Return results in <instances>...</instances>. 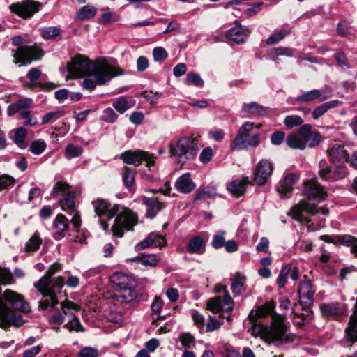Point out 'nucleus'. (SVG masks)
Instances as JSON below:
<instances>
[{"mask_svg": "<svg viewBox=\"0 0 357 357\" xmlns=\"http://www.w3.org/2000/svg\"><path fill=\"white\" fill-rule=\"evenodd\" d=\"M68 75L66 80L86 76H93L97 84L102 85L113 77L123 74V70L117 66L107 62L105 59L91 62L83 55H77L67 65Z\"/></svg>", "mask_w": 357, "mask_h": 357, "instance_id": "nucleus-2", "label": "nucleus"}, {"mask_svg": "<svg viewBox=\"0 0 357 357\" xmlns=\"http://www.w3.org/2000/svg\"><path fill=\"white\" fill-rule=\"evenodd\" d=\"M321 138V135L318 132L312 130L311 126L305 124L297 132L288 135L285 142L291 149L303 150L307 147L317 146Z\"/></svg>", "mask_w": 357, "mask_h": 357, "instance_id": "nucleus-4", "label": "nucleus"}, {"mask_svg": "<svg viewBox=\"0 0 357 357\" xmlns=\"http://www.w3.org/2000/svg\"><path fill=\"white\" fill-rule=\"evenodd\" d=\"M111 281L114 285L119 287V295L123 301L128 302L134 297L133 287L135 285V280L130 275L123 273H115L111 276Z\"/></svg>", "mask_w": 357, "mask_h": 357, "instance_id": "nucleus-10", "label": "nucleus"}, {"mask_svg": "<svg viewBox=\"0 0 357 357\" xmlns=\"http://www.w3.org/2000/svg\"><path fill=\"white\" fill-rule=\"evenodd\" d=\"M305 213L310 215H314L319 213H321L324 215L328 213L327 208H317L314 204H310L307 200H301L300 202L295 205L290 212L291 217L301 222L307 224V228L309 231H314L317 228L313 227L310 224V220L307 217L305 216Z\"/></svg>", "mask_w": 357, "mask_h": 357, "instance_id": "nucleus-6", "label": "nucleus"}, {"mask_svg": "<svg viewBox=\"0 0 357 357\" xmlns=\"http://www.w3.org/2000/svg\"><path fill=\"white\" fill-rule=\"evenodd\" d=\"M134 100L129 102L126 98L120 97L112 103V106L118 112L123 114L126 110L132 107L134 105Z\"/></svg>", "mask_w": 357, "mask_h": 357, "instance_id": "nucleus-35", "label": "nucleus"}, {"mask_svg": "<svg viewBox=\"0 0 357 357\" xmlns=\"http://www.w3.org/2000/svg\"><path fill=\"white\" fill-rule=\"evenodd\" d=\"M122 178L126 188H130L134 183V174L130 168L125 167L123 169Z\"/></svg>", "mask_w": 357, "mask_h": 357, "instance_id": "nucleus-49", "label": "nucleus"}, {"mask_svg": "<svg viewBox=\"0 0 357 357\" xmlns=\"http://www.w3.org/2000/svg\"><path fill=\"white\" fill-rule=\"evenodd\" d=\"M329 160L333 164L345 163L349 161V155L344 146L340 144L330 145L327 150Z\"/></svg>", "mask_w": 357, "mask_h": 357, "instance_id": "nucleus-18", "label": "nucleus"}, {"mask_svg": "<svg viewBox=\"0 0 357 357\" xmlns=\"http://www.w3.org/2000/svg\"><path fill=\"white\" fill-rule=\"evenodd\" d=\"M53 197L63 196L59 200L61 208L66 212H72L75 209V195L73 191H70V186L65 182H58L52 191Z\"/></svg>", "mask_w": 357, "mask_h": 357, "instance_id": "nucleus-11", "label": "nucleus"}, {"mask_svg": "<svg viewBox=\"0 0 357 357\" xmlns=\"http://www.w3.org/2000/svg\"><path fill=\"white\" fill-rule=\"evenodd\" d=\"M143 204L146 207V215L148 218H153L158 212L164 208V203L160 202L155 197H144Z\"/></svg>", "mask_w": 357, "mask_h": 357, "instance_id": "nucleus-23", "label": "nucleus"}, {"mask_svg": "<svg viewBox=\"0 0 357 357\" xmlns=\"http://www.w3.org/2000/svg\"><path fill=\"white\" fill-rule=\"evenodd\" d=\"M273 167L272 163L266 160H261L256 167L254 181L259 185H264L272 175Z\"/></svg>", "mask_w": 357, "mask_h": 357, "instance_id": "nucleus-16", "label": "nucleus"}, {"mask_svg": "<svg viewBox=\"0 0 357 357\" xmlns=\"http://www.w3.org/2000/svg\"><path fill=\"white\" fill-rule=\"evenodd\" d=\"M43 56L42 50L34 46H21L13 53L15 64L26 66L33 60H38Z\"/></svg>", "mask_w": 357, "mask_h": 357, "instance_id": "nucleus-12", "label": "nucleus"}, {"mask_svg": "<svg viewBox=\"0 0 357 357\" xmlns=\"http://www.w3.org/2000/svg\"><path fill=\"white\" fill-rule=\"evenodd\" d=\"M275 307V303L271 301L259 307L257 310H252L248 316L251 323L248 331L252 336L259 337L269 344L293 342L294 336L288 333L284 323L285 317L274 312Z\"/></svg>", "mask_w": 357, "mask_h": 357, "instance_id": "nucleus-1", "label": "nucleus"}, {"mask_svg": "<svg viewBox=\"0 0 357 357\" xmlns=\"http://www.w3.org/2000/svg\"><path fill=\"white\" fill-rule=\"evenodd\" d=\"M285 133L283 131L274 132L271 137V142L274 145H280L284 139Z\"/></svg>", "mask_w": 357, "mask_h": 357, "instance_id": "nucleus-59", "label": "nucleus"}, {"mask_svg": "<svg viewBox=\"0 0 357 357\" xmlns=\"http://www.w3.org/2000/svg\"><path fill=\"white\" fill-rule=\"evenodd\" d=\"M32 100L31 98L21 99L9 105L8 107V114L11 116L20 110L29 108L32 105Z\"/></svg>", "mask_w": 357, "mask_h": 357, "instance_id": "nucleus-32", "label": "nucleus"}, {"mask_svg": "<svg viewBox=\"0 0 357 357\" xmlns=\"http://www.w3.org/2000/svg\"><path fill=\"white\" fill-rule=\"evenodd\" d=\"M26 135V130L24 127H20L15 130V142L17 144L23 143L24 139Z\"/></svg>", "mask_w": 357, "mask_h": 357, "instance_id": "nucleus-62", "label": "nucleus"}, {"mask_svg": "<svg viewBox=\"0 0 357 357\" xmlns=\"http://www.w3.org/2000/svg\"><path fill=\"white\" fill-rule=\"evenodd\" d=\"M298 177L296 174H289L277 186L278 192L282 195H287L293 190L294 185L297 183Z\"/></svg>", "mask_w": 357, "mask_h": 357, "instance_id": "nucleus-24", "label": "nucleus"}, {"mask_svg": "<svg viewBox=\"0 0 357 357\" xmlns=\"http://www.w3.org/2000/svg\"><path fill=\"white\" fill-rule=\"evenodd\" d=\"M120 158L128 165H139L142 161L146 162V166L151 167L155 165V157L147 152L137 150L127 151L121 153Z\"/></svg>", "mask_w": 357, "mask_h": 357, "instance_id": "nucleus-13", "label": "nucleus"}, {"mask_svg": "<svg viewBox=\"0 0 357 357\" xmlns=\"http://www.w3.org/2000/svg\"><path fill=\"white\" fill-rule=\"evenodd\" d=\"M117 116L114 111L112 108L108 107L103 111L102 116L100 119L107 123H114L117 119Z\"/></svg>", "mask_w": 357, "mask_h": 357, "instance_id": "nucleus-53", "label": "nucleus"}, {"mask_svg": "<svg viewBox=\"0 0 357 357\" xmlns=\"http://www.w3.org/2000/svg\"><path fill=\"white\" fill-rule=\"evenodd\" d=\"M65 327L69 330H74L75 331H82L83 330L78 318L75 316L72 317L71 320L68 322Z\"/></svg>", "mask_w": 357, "mask_h": 357, "instance_id": "nucleus-58", "label": "nucleus"}, {"mask_svg": "<svg viewBox=\"0 0 357 357\" xmlns=\"http://www.w3.org/2000/svg\"><path fill=\"white\" fill-rule=\"evenodd\" d=\"M185 84L187 85H194L195 86L202 87L204 82L197 73L190 72L186 76Z\"/></svg>", "mask_w": 357, "mask_h": 357, "instance_id": "nucleus-42", "label": "nucleus"}, {"mask_svg": "<svg viewBox=\"0 0 357 357\" xmlns=\"http://www.w3.org/2000/svg\"><path fill=\"white\" fill-rule=\"evenodd\" d=\"M19 119L24 120V124L27 126H34L38 124L37 118L31 114L30 111L21 112L18 116Z\"/></svg>", "mask_w": 357, "mask_h": 357, "instance_id": "nucleus-40", "label": "nucleus"}, {"mask_svg": "<svg viewBox=\"0 0 357 357\" xmlns=\"http://www.w3.org/2000/svg\"><path fill=\"white\" fill-rule=\"evenodd\" d=\"M253 126V123L247 121L239 128L236 137L230 144L231 150H241L259 144V135L257 134L250 135Z\"/></svg>", "mask_w": 357, "mask_h": 357, "instance_id": "nucleus-7", "label": "nucleus"}, {"mask_svg": "<svg viewBox=\"0 0 357 357\" xmlns=\"http://www.w3.org/2000/svg\"><path fill=\"white\" fill-rule=\"evenodd\" d=\"M13 278L11 273L6 269L0 268V282L3 284L13 283Z\"/></svg>", "mask_w": 357, "mask_h": 357, "instance_id": "nucleus-55", "label": "nucleus"}, {"mask_svg": "<svg viewBox=\"0 0 357 357\" xmlns=\"http://www.w3.org/2000/svg\"><path fill=\"white\" fill-rule=\"evenodd\" d=\"M213 156V150L211 147H206L201 152L199 160L203 163L208 162Z\"/></svg>", "mask_w": 357, "mask_h": 357, "instance_id": "nucleus-60", "label": "nucleus"}, {"mask_svg": "<svg viewBox=\"0 0 357 357\" xmlns=\"http://www.w3.org/2000/svg\"><path fill=\"white\" fill-rule=\"evenodd\" d=\"M291 270V264H286L282 268L277 280L279 288L282 289L285 286L287 276L290 273Z\"/></svg>", "mask_w": 357, "mask_h": 357, "instance_id": "nucleus-39", "label": "nucleus"}, {"mask_svg": "<svg viewBox=\"0 0 357 357\" xmlns=\"http://www.w3.org/2000/svg\"><path fill=\"white\" fill-rule=\"evenodd\" d=\"M242 110L246 113L255 114L260 116H264L267 114L266 109L256 102L243 104Z\"/></svg>", "mask_w": 357, "mask_h": 357, "instance_id": "nucleus-33", "label": "nucleus"}, {"mask_svg": "<svg viewBox=\"0 0 357 357\" xmlns=\"http://www.w3.org/2000/svg\"><path fill=\"white\" fill-rule=\"evenodd\" d=\"M40 31L44 39H51L60 34V29L56 26H49L40 29Z\"/></svg>", "mask_w": 357, "mask_h": 357, "instance_id": "nucleus-47", "label": "nucleus"}, {"mask_svg": "<svg viewBox=\"0 0 357 357\" xmlns=\"http://www.w3.org/2000/svg\"><path fill=\"white\" fill-rule=\"evenodd\" d=\"M15 179L8 175L0 176V191L6 189L14 183Z\"/></svg>", "mask_w": 357, "mask_h": 357, "instance_id": "nucleus-61", "label": "nucleus"}, {"mask_svg": "<svg viewBox=\"0 0 357 357\" xmlns=\"http://www.w3.org/2000/svg\"><path fill=\"white\" fill-rule=\"evenodd\" d=\"M149 66V59L143 56H139L137 60V69L139 72H144Z\"/></svg>", "mask_w": 357, "mask_h": 357, "instance_id": "nucleus-63", "label": "nucleus"}, {"mask_svg": "<svg viewBox=\"0 0 357 357\" xmlns=\"http://www.w3.org/2000/svg\"><path fill=\"white\" fill-rule=\"evenodd\" d=\"M231 280V289L234 294L239 296L245 291L244 284L246 282V278L244 275L237 273L234 275Z\"/></svg>", "mask_w": 357, "mask_h": 357, "instance_id": "nucleus-28", "label": "nucleus"}, {"mask_svg": "<svg viewBox=\"0 0 357 357\" xmlns=\"http://www.w3.org/2000/svg\"><path fill=\"white\" fill-rule=\"evenodd\" d=\"M303 194L309 198L323 200L326 197V192L317 183L316 179L307 181L304 183Z\"/></svg>", "mask_w": 357, "mask_h": 357, "instance_id": "nucleus-19", "label": "nucleus"}, {"mask_svg": "<svg viewBox=\"0 0 357 357\" xmlns=\"http://www.w3.org/2000/svg\"><path fill=\"white\" fill-rule=\"evenodd\" d=\"M333 167H329L319 170L320 177L325 181H335L343 178L347 174L344 163L333 164Z\"/></svg>", "mask_w": 357, "mask_h": 357, "instance_id": "nucleus-17", "label": "nucleus"}, {"mask_svg": "<svg viewBox=\"0 0 357 357\" xmlns=\"http://www.w3.org/2000/svg\"><path fill=\"white\" fill-rule=\"evenodd\" d=\"M176 189L184 194L190 193L195 188V184L191 179L190 173L183 174L175 183Z\"/></svg>", "mask_w": 357, "mask_h": 357, "instance_id": "nucleus-22", "label": "nucleus"}, {"mask_svg": "<svg viewBox=\"0 0 357 357\" xmlns=\"http://www.w3.org/2000/svg\"><path fill=\"white\" fill-rule=\"evenodd\" d=\"M140 261L144 266H155L158 264L159 259L156 255H150L142 256Z\"/></svg>", "mask_w": 357, "mask_h": 357, "instance_id": "nucleus-56", "label": "nucleus"}, {"mask_svg": "<svg viewBox=\"0 0 357 357\" xmlns=\"http://www.w3.org/2000/svg\"><path fill=\"white\" fill-rule=\"evenodd\" d=\"M294 54V50L287 47H280L271 49L268 55L270 59L275 60L279 56H292Z\"/></svg>", "mask_w": 357, "mask_h": 357, "instance_id": "nucleus-37", "label": "nucleus"}, {"mask_svg": "<svg viewBox=\"0 0 357 357\" xmlns=\"http://www.w3.org/2000/svg\"><path fill=\"white\" fill-rule=\"evenodd\" d=\"M165 244L166 241L164 236L155 232H151L146 238L137 243L135 245V249L137 251H139L146 249L152 245H154L155 247L161 248L165 246Z\"/></svg>", "mask_w": 357, "mask_h": 357, "instance_id": "nucleus-20", "label": "nucleus"}, {"mask_svg": "<svg viewBox=\"0 0 357 357\" xmlns=\"http://www.w3.org/2000/svg\"><path fill=\"white\" fill-rule=\"evenodd\" d=\"M250 31L243 27L242 26H237L230 29L227 33V37L237 43H244L246 38L249 36Z\"/></svg>", "mask_w": 357, "mask_h": 357, "instance_id": "nucleus-25", "label": "nucleus"}, {"mask_svg": "<svg viewBox=\"0 0 357 357\" xmlns=\"http://www.w3.org/2000/svg\"><path fill=\"white\" fill-rule=\"evenodd\" d=\"M46 149V143L43 140L33 141L30 146L31 151L35 155L41 154Z\"/></svg>", "mask_w": 357, "mask_h": 357, "instance_id": "nucleus-51", "label": "nucleus"}, {"mask_svg": "<svg viewBox=\"0 0 357 357\" xmlns=\"http://www.w3.org/2000/svg\"><path fill=\"white\" fill-rule=\"evenodd\" d=\"M64 284V278L61 276L55 280H50L47 276H43L35 287L43 296L44 299L39 301L38 307L41 310L52 311L59 303L58 294L61 293Z\"/></svg>", "mask_w": 357, "mask_h": 357, "instance_id": "nucleus-3", "label": "nucleus"}, {"mask_svg": "<svg viewBox=\"0 0 357 357\" xmlns=\"http://www.w3.org/2000/svg\"><path fill=\"white\" fill-rule=\"evenodd\" d=\"M83 153V149L81 146H76L72 144H69L65 149V157L68 160L73 158L79 157Z\"/></svg>", "mask_w": 357, "mask_h": 357, "instance_id": "nucleus-38", "label": "nucleus"}, {"mask_svg": "<svg viewBox=\"0 0 357 357\" xmlns=\"http://www.w3.org/2000/svg\"><path fill=\"white\" fill-rule=\"evenodd\" d=\"M153 56L155 61H161L167 58L168 54L165 48L157 47L153 50Z\"/></svg>", "mask_w": 357, "mask_h": 357, "instance_id": "nucleus-54", "label": "nucleus"}, {"mask_svg": "<svg viewBox=\"0 0 357 357\" xmlns=\"http://www.w3.org/2000/svg\"><path fill=\"white\" fill-rule=\"evenodd\" d=\"M289 34V32L286 29H282L278 32H274L266 40V43L268 45H272L278 43L282 40L285 36Z\"/></svg>", "mask_w": 357, "mask_h": 357, "instance_id": "nucleus-43", "label": "nucleus"}, {"mask_svg": "<svg viewBox=\"0 0 357 357\" xmlns=\"http://www.w3.org/2000/svg\"><path fill=\"white\" fill-rule=\"evenodd\" d=\"M225 232L223 231H218L213 237L211 245L215 249H219L225 244Z\"/></svg>", "mask_w": 357, "mask_h": 357, "instance_id": "nucleus-48", "label": "nucleus"}, {"mask_svg": "<svg viewBox=\"0 0 357 357\" xmlns=\"http://www.w3.org/2000/svg\"><path fill=\"white\" fill-rule=\"evenodd\" d=\"M68 228V220L62 214L57 215L52 223L53 235L54 238L61 239L63 238Z\"/></svg>", "mask_w": 357, "mask_h": 357, "instance_id": "nucleus-21", "label": "nucleus"}, {"mask_svg": "<svg viewBox=\"0 0 357 357\" xmlns=\"http://www.w3.org/2000/svg\"><path fill=\"white\" fill-rule=\"evenodd\" d=\"M215 195V190L208 187L204 188L202 191L199 192L195 197V199L210 198L213 197Z\"/></svg>", "mask_w": 357, "mask_h": 357, "instance_id": "nucleus-57", "label": "nucleus"}, {"mask_svg": "<svg viewBox=\"0 0 357 357\" xmlns=\"http://www.w3.org/2000/svg\"><path fill=\"white\" fill-rule=\"evenodd\" d=\"M284 123L286 127L292 128L303 123L302 119L298 115H289L285 117Z\"/></svg>", "mask_w": 357, "mask_h": 357, "instance_id": "nucleus-50", "label": "nucleus"}, {"mask_svg": "<svg viewBox=\"0 0 357 357\" xmlns=\"http://www.w3.org/2000/svg\"><path fill=\"white\" fill-rule=\"evenodd\" d=\"M98 351L96 348L86 347L81 349L77 357H98Z\"/></svg>", "mask_w": 357, "mask_h": 357, "instance_id": "nucleus-52", "label": "nucleus"}, {"mask_svg": "<svg viewBox=\"0 0 357 357\" xmlns=\"http://www.w3.org/2000/svg\"><path fill=\"white\" fill-rule=\"evenodd\" d=\"M97 10L94 6L87 5L80 8L76 13V18L80 21L86 20L93 17Z\"/></svg>", "mask_w": 357, "mask_h": 357, "instance_id": "nucleus-34", "label": "nucleus"}, {"mask_svg": "<svg viewBox=\"0 0 357 357\" xmlns=\"http://www.w3.org/2000/svg\"><path fill=\"white\" fill-rule=\"evenodd\" d=\"M315 291L316 289L310 280H306L301 282L298 294L300 305L303 310H307L312 306Z\"/></svg>", "mask_w": 357, "mask_h": 357, "instance_id": "nucleus-15", "label": "nucleus"}, {"mask_svg": "<svg viewBox=\"0 0 357 357\" xmlns=\"http://www.w3.org/2000/svg\"><path fill=\"white\" fill-rule=\"evenodd\" d=\"M322 314L326 317H335L343 314L344 309L337 303L323 304L321 305Z\"/></svg>", "mask_w": 357, "mask_h": 357, "instance_id": "nucleus-30", "label": "nucleus"}, {"mask_svg": "<svg viewBox=\"0 0 357 357\" xmlns=\"http://www.w3.org/2000/svg\"><path fill=\"white\" fill-rule=\"evenodd\" d=\"M179 341L186 350L195 346V337L189 333H183L179 335Z\"/></svg>", "mask_w": 357, "mask_h": 357, "instance_id": "nucleus-44", "label": "nucleus"}, {"mask_svg": "<svg viewBox=\"0 0 357 357\" xmlns=\"http://www.w3.org/2000/svg\"><path fill=\"white\" fill-rule=\"evenodd\" d=\"M96 215L99 218V223L102 228L106 231L109 228L107 220L112 219L118 213L117 205L111 206V204L104 199L98 198L92 202Z\"/></svg>", "mask_w": 357, "mask_h": 357, "instance_id": "nucleus-9", "label": "nucleus"}, {"mask_svg": "<svg viewBox=\"0 0 357 357\" xmlns=\"http://www.w3.org/2000/svg\"><path fill=\"white\" fill-rule=\"evenodd\" d=\"M222 289L224 296L222 300V305L223 306V310L227 312H231L234 308V301L229 294V292L226 287H221Z\"/></svg>", "mask_w": 357, "mask_h": 357, "instance_id": "nucleus-45", "label": "nucleus"}, {"mask_svg": "<svg viewBox=\"0 0 357 357\" xmlns=\"http://www.w3.org/2000/svg\"><path fill=\"white\" fill-rule=\"evenodd\" d=\"M206 250L203 238L199 236L192 237L188 245V251L192 254L202 255Z\"/></svg>", "mask_w": 357, "mask_h": 357, "instance_id": "nucleus-27", "label": "nucleus"}, {"mask_svg": "<svg viewBox=\"0 0 357 357\" xmlns=\"http://www.w3.org/2000/svg\"><path fill=\"white\" fill-rule=\"evenodd\" d=\"M340 102L338 100H333L318 106L312 111V118L316 120L318 119L319 117L326 113L329 109L336 107L340 105Z\"/></svg>", "mask_w": 357, "mask_h": 357, "instance_id": "nucleus-31", "label": "nucleus"}, {"mask_svg": "<svg viewBox=\"0 0 357 357\" xmlns=\"http://www.w3.org/2000/svg\"><path fill=\"white\" fill-rule=\"evenodd\" d=\"M42 239L35 234L26 243V250L28 252L37 251L42 244Z\"/></svg>", "mask_w": 357, "mask_h": 357, "instance_id": "nucleus-41", "label": "nucleus"}, {"mask_svg": "<svg viewBox=\"0 0 357 357\" xmlns=\"http://www.w3.org/2000/svg\"><path fill=\"white\" fill-rule=\"evenodd\" d=\"M207 308L214 313L223 310L222 299L220 296L210 299L207 303Z\"/></svg>", "mask_w": 357, "mask_h": 357, "instance_id": "nucleus-46", "label": "nucleus"}, {"mask_svg": "<svg viewBox=\"0 0 357 357\" xmlns=\"http://www.w3.org/2000/svg\"><path fill=\"white\" fill-rule=\"evenodd\" d=\"M60 305L62 310V314L71 318L75 317L73 312H77L80 309L78 305L68 300L61 301L60 303Z\"/></svg>", "mask_w": 357, "mask_h": 357, "instance_id": "nucleus-36", "label": "nucleus"}, {"mask_svg": "<svg viewBox=\"0 0 357 357\" xmlns=\"http://www.w3.org/2000/svg\"><path fill=\"white\" fill-rule=\"evenodd\" d=\"M138 217L136 213L129 209H124L115 218L111 231L114 236L121 238L124 230H132L137 225Z\"/></svg>", "mask_w": 357, "mask_h": 357, "instance_id": "nucleus-8", "label": "nucleus"}, {"mask_svg": "<svg viewBox=\"0 0 357 357\" xmlns=\"http://www.w3.org/2000/svg\"><path fill=\"white\" fill-rule=\"evenodd\" d=\"M197 148V139L191 137H181L175 145L169 144L171 156L174 158L178 163L181 164L192 158L195 155Z\"/></svg>", "mask_w": 357, "mask_h": 357, "instance_id": "nucleus-5", "label": "nucleus"}, {"mask_svg": "<svg viewBox=\"0 0 357 357\" xmlns=\"http://www.w3.org/2000/svg\"><path fill=\"white\" fill-rule=\"evenodd\" d=\"M335 58L340 67H347V68H349V65L348 64L347 59L343 52H337L335 55Z\"/></svg>", "mask_w": 357, "mask_h": 357, "instance_id": "nucleus-64", "label": "nucleus"}, {"mask_svg": "<svg viewBox=\"0 0 357 357\" xmlns=\"http://www.w3.org/2000/svg\"><path fill=\"white\" fill-rule=\"evenodd\" d=\"M248 183V178L242 180H235L228 185L227 188L234 195L240 197L244 194Z\"/></svg>", "mask_w": 357, "mask_h": 357, "instance_id": "nucleus-29", "label": "nucleus"}, {"mask_svg": "<svg viewBox=\"0 0 357 357\" xmlns=\"http://www.w3.org/2000/svg\"><path fill=\"white\" fill-rule=\"evenodd\" d=\"M41 4L33 0H24L21 3H14L10 6L12 13L22 18H29L39 10Z\"/></svg>", "mask_w": 357, "mask_h": 357, "instance_id": "nucleus-14", "label": "nucleus"}, {"mask_svg": "<svg viewBox=\"0 0 357 357\" xmlns=\"http://www.w3.org/2000/svg\"><path fill=\"white\" fill-rule=\"evenodd\" d=\"M328 98L327 96H324L322 92L319 89H312L303 93L301 95L298 96L296 100L298 102H311L317 99H320L324 101Z\"/></svg>", "mask_w": 357, "mask_h": 357, "instance_id": "nucleus-26", "label": "nucleus"}]
</instances>
